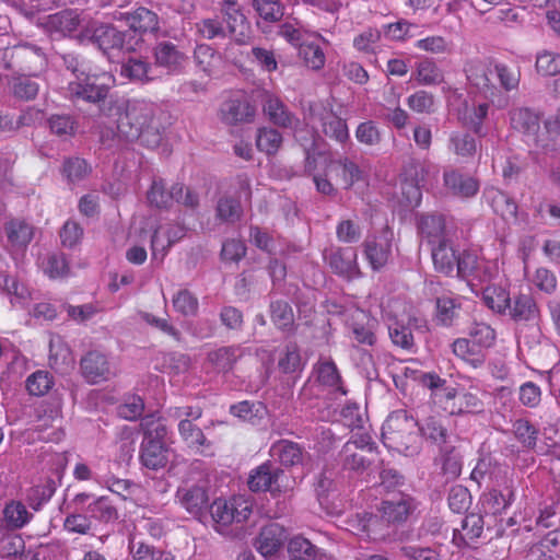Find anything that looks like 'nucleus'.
Here are the masks:
<instances>
[{"mask_svg":"<svg viewBox=\"0 0 560 560\" xmlns=\"http://www.w3.org/2000/svg\"><path fill=\"white\" fill-rule=\"evenodd\" d=\"M116 120L117 137L126 142L139 141L142 145L154 149L162 141V132L154 122L155 106L145 101H131L121 106L118 102L113 112Z\"/></svg>","mask_w":560,"mask_h":560,"instance_id":"nucleus-1","label":"nucleus"},{"mask_svg":"<svg viewBox=\"0 0 560 560\" xmlns=\"http://www.w3.org/2000/svg\"><path fill=\"white\" fill-rule=\"evenodd\" d=\"M416 501L408 494L384 500L378 514L363 513L358 515L363 532L376 538H386L395 534L398 526L406 523L416 510Z\"/></svg>","mask_w":560,"mask_h":560,"instance_id":"nucleus-2","label":"nucleus"},{"mask_svg":"<svg viewBox=\"0 0 560 560\" xmlns=\"http://www.w3.org/2000/svg\"><path fill=\"white\" fill-rule=\"evenodd\" d=\"M382 439L386 447L405 456H413L421 451L419 423L406 410H396L387 417Z\"/></svg>","mask_w":560,"mask_h":560,"instance_id":"nucleus-3","label":"nucleus"},{"mask_svg":"<svg viewBox=\"0 0 560 560\" xmlns=\"http://www.w3.org/2000/svg\"><path fill=\"white\" fill-rule=\"evenodd\" d=\"M114 82L112 75L90 74L80 71L77 79L68 83V96L72 102L84 101L98 106L105 116L113 115V107L116 100L109 98L110 83Z\"/></svg>","mask_w":560,"mask_h":560,"instance_id":"nucleus-4","label":"nucleus"},{"mask_svg":"<svg viewBox=\"0 0 560 560\" xmlns=\"http://www.w3.org/2000/svg\"><path fill=\"white\" fill-rule=\"evenodd\" d=\"M247 483L253 492L269 491L277 497L291 491L294 479L276 463L267 460L250 471Z\"/></svg>","mask_w":560,"mask_h":560,"instance_id":"nucleus-5","label":"nucleus"},{"mask_svg":"<svg viewBox=\"0 0 560 560\" xmlns=\"http://www.w3.org/2000/svg\"><path fill=\"white\" fill-rule=\"evenodd\" d=\"M217 532L228 534L229 526L247 521L253 512V503L243 495L230 500L215 499L209 506Z\"/></svg>","mask_w":560,"mask_h":560,"instance_id":"nucleus-6","label":"nucleus"},{"mask_svg":"<svg viewBox=\"0 0 560 560\" xmlns=\"http://www.w3.org/2000/svg\"><path fill=\"white\" fill-rule=\"evenodd\" d=\"M81 44H93L104 54L125 48V34L110 24L89 22L78 35Z\"/></svg>","mask_w":560,"mask_h":560,"instance_id":"nucleus-7","label":"nucleus"},{"mask_svg":"<svg viewBox=\"0 0 560 560\" xmlns=\"http://www.w3.org/2000/svg\"><path fill=\"white\" fill-rule=\"evenodd\" d=\"M209 489L210 480L206 477L187 479L178 487L176 498L190 515L201 517L210 506Z\"/></svg>","mask_w":560,"mask_h":560,"instance_id":"nucleus-8","label":"nucleus"},{"mask_svg":"<svg viewBox=\"0 0 560 560\" xmlns=\"http://www.w3.org/2000/svg\"><path fill=\"white\" fill-rule=\"evenodd\" d=\"M493 266L490 261L478 257L472 252L460 253L456 275L466 280L470 287L488 282L493 277Z\"/></svg>","mask_w":560,"mask_h":560,"instance_id":"nucleus-9","label":"nucleus"},{"mask_svg":"<svg viewBox=\"0 0 560 560\" xmlns=\"http://www.w3.org/2000/svg\"><path fill=\"white\" fill-rule=\"evenodd\" d=\"M312 122L320 128L322 132L336 141L343 143L349 138L346 121L337 116L331 108L323 104H314L310 107Z\"/></svg>","mask_w":560,"mask_h":560,"instance_id":"nucleus-10","label":"nucleus"},{"mask_svg":"<svg viewBox=\"0 0 560 560\" xmlns=\"http://www.w3.org/2000/svg\"><path fill=\"white\" fill-rule=\"evenodd\" d=\"M392 237L388 230L380 235H371L363 242V254L373 271L382 270L392 256Z\"/></svg>","mask_w":560,"mask_h":560,"instance_id":"nucleus-11","label":"nucleus"},{"mask_svg":"<svg viewBox=\"0 0 560 560\" xmlns=\"http://www.w3.org/2000/svg\"><path fill=\"white\" fill-rule=\"evenodd\" d=\"M324 259L336 275L345 279L351 280L362 276L354 248L336 247L325 250Z\"/></svg>","mask_w":560,"mask_h":560,"instance_id":"nucleus-12","label":"nucleus"},{"mask_svg":"<svg viewBox=\"0 0 560 560\" xmlns=\"http://www.w3.org/2000/svg\"><path fill=\"white\" fill-rule=\"evenodd\" d=\"M464 70L468 82L486 98L492 101L499 95V89L490 79L493 72L491 62L472 59L466 62Z\"/></svg>","mask_w":560,"mask_h":560,"instance_id":"nucleus-13","label":"nucleus"},{"mask_svg":"<svg viewBox=\"0 0 560 560\" xmlns=\"http://www.w3.org/2000/svg\"><path fill=\"white\" fill-rule=\"evenodd\" d=\"M83 377L91 384L109 380L115 375L107 357L100 351L88 352L80 361Z\"/></svg>","mask_w":560,"mask_h":560,"instance_id":"nucleus-14","label":"nucleus"},{"mask_svg":"<svg viewBox=\"0 0 560 560\" xmlns=\"http://www.w3.org/2000/svg\"><path fill=\"white\" fill-rule=\"evenodd\" d=\"M220 4L221 13L230 30V37L237 44H246L249 38V26L246 23V18L242 12L238 0H221Z\"/></svg>","mask_w":560,"mask_h":560,"instance_id":"nucleus-15","label":"nucleus"},{"mask_svg":"<svg viewBox=\"0 0 560 560\" xmlns=\"http://www.w3.org/2000/svg\"><path fill=\"white\" fill-rule=\"evenodd\" d=\"M8 94L19 102H30L38 95L40 83L37 74L13 73L7 80Z\"/></svg>","mask_w":560,"mask_h":560,"instance_id":"nucleus-16","label":"nucleus"},{"mask_svg":"<svg viewBox=\"0 0 560 560\" xmlns=\"http://www.w3.org/2000/svg\"><path fill=\"white\" fill-rule=\"evenodd\" d=\"M126 21L129 28L139 35L152 34L156 38L166 35L161 32L159 15L144 7L128 13Z\"/></svg>","mask_w":560,"mask_h":560,"instance_id":"nucleus-17","label":"nucleus"},{"mask_svg":"<svg viewBox=\"0 0 560 560\" xmlns=\"http://www.w3.org/2000/svg\"><path fill=\"white\" fill-rule=\"evenodd\" d=\"M155 65L166 68L170 73L179 72L186 62V55L168 42H158L153 48Z\"/></svg>","mask_w":560,"mask_h":560,"instance_id":"nucleus-18","label":"nucleus"},{"mask_svg":"<svg viewBox=\"0 0 560 560\" xmlns=\"http://www.w3.org/2000/svg\"><path fill=\"white\" fill-rule=\"evenodd\" d=\"M262 109L268 119L276 126L295 129L300 124L299 118L288 109L282 101L271 94H266Z\"/></svg>","mask_w":560,"mask_h":560,"instance_id":"nucleus-19","label":"nucleus"},{"mask_svg":"<svg viewBox=\"0 0 560 560\" xmlns=\"http://www.w3.org/2000/svg\"><path fill=\"white\" fill-rule=\"evenodd\" d=\"M431 256L434 269L445 276H453L458 268V259L460 254L456 252L450 240L441 241L439 244L432 245Z\"/></svg>","mask_w":560,"mask_h":560,"instance_id":"nucleus-20","label":"nucleus"},{"mask_svg":"<svg viewBox=\"0 0 560 560\" xmlns=\"http://www.w3.org/2000/svg\"><path fill=\"white\" fill-rule=\"evenodd\" d=\"M510 121L513 129L524 133L534 142H538L540 116L528 107H518L510 112Z\"/></svg>","mask_w":560,"mask_h":560,"instance_id":"nucleus-21","label":"nucleus"},{"mask_svg":"<svg viewBox=\"0 0 560 560\" xmlns=\"http://www.w3.org/2000/svg\"><path fill=\"white\" fill-rule=\"evenodd\" d=\"M140 463L151 470L164 468L168 463V448L165 442H158L152 439L142 440L139 454Z\"/></svg>","mask_w":560,"mask_h":560,"instance_id":"nucleus-22","label":"nucleus"},{"mask_svg":"<svg viewBox=\"0 0 560 560\" xmlns=\"http://www.w3.org/2000/svg\"><path fill=\"white\" fill-rule=\"evenodd\" d=\"M12 57L16 59L22 73H33L42 71L46 67V56L42 48L34 45H21L14 47Z\"/></svg>","mask_w":560,"mask_h":560,"instance_id":"nucleus-23","label":"nucleus"},{"mask_svg":"<svg viewBox=\"0 0 560 560\" xmlns=\"http://www.w3.org/2000/svg\"><path fill=\"white\" fill-rule=\"evenodd\" d=\"M285 540V532L277 523H269L260 529L255 540L256 549L264 557H271L279 551Z\"/></svg>","mask_w":560,"mask_h":560,"instance_id":"nucleus-24","label":"nucleus"},{"mask_svg":"<svg viewBox=\"0 0 560 560\" xmlns=\"http://www.w3.org/2000/svg\"><path fill=\"white\" fill-rule=\"evenodd\" d=\"M444 187L459 198L474 197L479 190V183L471 176L464 175L456 170H447L443 173Z\"/></svg>","mask_w":560,"mask_h":560,"instance_id":"nucleus-25","label":"nucleus"},{"mask_svg":"<svg viewBox=\"0 0 560 560\" xmlns=\"http://www.w3.org/2000/svg\"><path fill=\"white\" fill-rule=\"evenodd\" d=\"M488 103H472L470 105L466 103L463 108L458 109L457 118L464 127L470 129L478 137H485L483 121L488 117Z\"/></svg>","mask_w":560,"mask_h":560,"instance_id":"nucleus-26","label":"nucleus"},{"mask_svg":"<svg viewBox=\"0 0 560 560\" xmlns=\"http://www.w3.org/2000/svg\"><path fill=\"white\" fill-rule=\"evenodd\" d=\"M339 458L345 470L362 474L375 460V455H369L364 448H359L353 443H346L340 453Z\"/></svg>","mask_w":560,"mask_h":560,"instance_id":"nucleus-27","label":"nucleus"},{"mask_svg":"<svg viewBox=\"0 0 560 560\" xmlns=\"http://www.w3.org/2000/svg\"><path fill=\"white\" fill-rule=\"evenodd\" d=\"M82 24L80 14L75 10H62L50 14L45 21L46 30L51 34L69 36Z\"/></svg>","mask_w":560,"mask_h":560,"instance_id":"nucleus-28","label":"nucleus"},{"mask_svg":"<svg viewBox=\"0 0 560 560\" xmlns=\"http://www.w3.org/2000/svg\"><path fill=\"white\" fill-rule=\"evenodd\" d=\"M376 320L369 313L355 310L351 314L349 327L353 339L362 345L373 346L376 341L374 334Z\"/></svg>","mask_w":560,"mask_h":560,"instance_id":"nucleus-29","label":"nucleus"},{"mask_svg":"<svg viewBox=\"0 0 560 560\" xmlns=\"http://www.w3.org/2000/svg\"><path fill=\"white\" fill-rule=\"evenodd\" d=\"M8 246L13 250L24 249L33 238L34 228L23 219L13 218L5 222Z\"/></svg>","mask_w":560,"mask_h":560,"instance_id":"nucleus-30","label":"nucleus"},{"mask_svg":"<svg viewBox=\"0 0 560 560\" xmlns=\"http://www.w3.org/2000/svg\"><path fill=\"white\" fill-rule=\"evenodd\" d=\"M419 231L421 236L431 245L439 244L444 240H450V230L446 219L442 214L431 213L421 217Z\"/></svg>","mask_w":560,"mask_h":560,"instance_id":"nucleus-31","label":"nucleus"},{"mask_svg":"<svg viewBox=\"0 0 560 560\" xmlns=\"http://www.w3.org/2000/svg\"><path fill=\"white\" fill-rule=\"evenodd\" d=\"M220 116L228 125L249 122L255 116V108L246 100L230 98L221 105Z\"/></svg>","mask_w":560,"mask_h":560,"instance_id":"nucleus-32","label":"nucleus"},{"mask_svg":"<svg viewBox=\"0 0 560 560\" xmlns=\"http://www.w3.org/2000/svg\"><path fill=\"white\" fill-rule=\"evenodd\" d=\"M270 455L282 466L292 467L303 463L305 451L296 442L279 440L271 445Z\"/></svg>","mask_w":560,"mask_h":560,"instance_id":"nucleus-33","label":"nucleus"},{"mask_svg":"<svg viewBox=\"0 0 560 560\" xmlns=\"http://www.w3.org/2000/svg\"><path fill=\"white\" fill-rule=\"evenodd\" d=\"M506 315L515 322H534L539 317V308L530 293H518L511 300Z\"/></svg>","mask_w":560,"mask_h":560,"instance_id":"nucleus-34","label":"nucleus"},{"mask_svg":"<svg viewBox=\"0 0 560 560\" xmlns=\"http://www.w3.org/2000/svg\"><path fill=\"white\" fill-rule=\"evenodd\" d=\"M182 194V184H174L170 189H167L164 180L159 178L152 182L147 194V198L151 206L159 209H166L170 208L173 201H175V198H178Z\"/></svg>","mask_w":560,"mask_h":560,"instance_id":"nucleus-35","label":"nucleus"},{"mask_svg":"<svg viewBox=\"0 0 560 560\" xmlns=\"http://www.w3.org/2000/svg\"><path fill=\"white\" fill-rule=\"evenodd\" d=\"M452 351L455 357L467 363L472 369H480L486 363V351L470 342V339H455L452 343Z\"/></svg>","mask_w":560,"mask_h":560,"instance_id":"nucleus-36","label":"nucleus"},{"mask_svg":"<svg viewBox=\"0 0 560 560\" xmlns=\"http://www.w3.org/2000/svg\"><path fill=\"white\" fill-rule=\"evenodd\" d=\"M435 465L440 467L446 481L455 480L462 472V455L455 446L445 445L440 448Z\"/></svg>","mask_w":560,"mask_h":560,"instance_id":"nucleus-37","label":"nucleus"},{"mask_svg":"<svg viewBox=\"0 0 560 560\" xmlns=\"http://www.w3.org/2000/svg\"><path fill=\"white\" fill-rule=\"evenodd\" d=\"M35 431L37 438L44 442L59 443L65 438L62 428V418L57 410L51 411L49 416L40 417Z\"/></svg>","mask_w":560,"mask_h":560,"instance_id":"nucleus-38","label":"nucleus"},{"mask_svg":"<svg viewBox=\"0 0 560 560\" xmlns=\"http://www.w3.org/2000/svg\"><path fill=\"white\" fill-rule=\"evenodd\" d=\"M316 380L323 386L331 388L341 395H346L347 390L342 385L339 370L335 362L330 359H320L315 366Z\"/></svg>","mask_w":560,"mask_h":560,"instance_id":"nucleus-39","label":"nucleus"},{"mask_svg":"<svg viewBox=\"0 0 560 560\" xmlns=\"http://www.w3.org/2000/svg\"><path fill=\"white\" fill-rule=\"evenodd\" d=\"M288 552L292 560H324L326 553L303 536H294L288 544Z\"/></svg>","mask_w":560,"mask_h":560,"instance_id":"nucleus-40","label":"nucleus"},{"mask_svg":"<svg viewBox=\"0 0 560 560\" xmlns=\"http://www.w3.org/2000/svg\"><path fill=\"white\" fill-rule=\"evenodd\" d=\"M244 355V349L241 346L221 347L208 353V361L219 372H230L234 364Z\"/></svg>","mask_w":560,"mask_h":560,"instance_id":"nucleus-41","label":"nucleus"},{"mask_svg":"<svg viewBox=\"0 0 560 560\" xmlns=\"http://www.w3.org/2000/svg\"><path fill=\"white\" fill-rule=\"evenodd\" d=\"M230 412L234 417L256 425L267 416L268 411L261 401L243 400L232 405Z\"/></svg>","mask_w":560,"mask_h":560,"instance_id":"nucleus-42","label":"nucleus"},{"mask_svg":"<svg viewBox=\"0 0 560 560\" xmlns=\"http://www.w3.org/2000/svg\"><path fill=\"white\" fill-rule=\"evenodd\" d=\"M514 492L506 488V493L495 489L482 495L481 506L486 517L492 520L498 513L505 510L513 501Z\"/></svg>","mask_w":560,"mask_h":560,"instance_id":"nucleus-43","label":"nucleus"},{"mask_svg":"<svg viewBox=\"0 0 560 560\" xmlns=\"http://www.w3.org/2000/svg\"><path fill=\"white\" fill-rule=\"evenodd\" d=\"M86 512L92 522L96 521L102 524L114 523L119 517L117 508L108 497H100L95 499L88 505Z\"/></svg>","mask_w":560,"mask_h":560,"instance_id":"nucleus-44","label":"nucleus"},{"mask_svg":"<svg viewBox=\"0 0 560 560\" xmlns=\"http://www.w3.org/2000/svg\"><path fill=\"white\" fill-rule=\"evenodd\" d=\"M510 293L501 285H488L482 291L483 303L493 312L506 315L511 304Z\"/></svg>","mask_w":560,"mask_h":560,"instance_id":"nucleus-45","label":"nucleus"},{"mask_svg":"<svg viewBox=\"0 0 560 560\" xmlns=\"http://www.w3.org/2000/svg\"><path fill=\"white\" fill-rule=\"evenodd\" d=\"M419 433L424 440L440 448L447 443L448 431L442 420L435 417H429L419 424Z\"/></svg>","mask_w":560,"mask_h":560,"instance_id":"nucleus-46","label":"nucleus"},{"mask_svg":"<svg viewBox=\"0 0 560 560\" xmlns=\"http://www.w3.org/2000/svg\"><path fill=\"white\" fill-rule=\"evenodd\" d=\"M151 69L152 67L148 61L130 57L127 61L122 62L120 75L132 82L147 83L153 79Z\"/></svg>","mask_w":560,"mask_h":560,"instance_id":"nucleus-47","label":"nucleus"},{"mask_svg":"<svg viewBox=\"0 0 560 560\" xmlns=\"http://www.w3.org/2000/svg\"><path fill=\"white\" fill-rule=\"evenodd\" d=\"M488 200L493 211L504 220L515 219L517 205L513 198L499 189H490L487 192Z\"/></svg>","mask_w":560,"mask_h":560,"instance_id":"nucleus-48","label":"nucleus"},{"mask_svg":"<svg viewBox=\"0 0 560 560\" xmlns=\"http://www.w3.org/2000/svg\"><path fill=\"white\" fill-rule=\"evenodd\" d=\"M178 432L180 438L190 448L202 452L203 447H208L210 442L205 436L202 430L188 419H182L178 423Z\"/></svg>","mask_w":560,"mask_h":560,"instance_id":"nucleus-49","label":"nucleus"},{"mask_svg":"<svg viewBox=\"0 0 560 560\" xmlns=\"http://www.w3.org/2000/svg\"><path fill=\"white\" fill-rule=\"evenodd\" d=\"M512 432L524 450L532 451L536 447L539 430L527 419L515 420Z\"/></svg>","mask_w":560,"mask_h":560,"instance_id":"nucleus-50","label":"nucleus"},{"mask_svg":"<svg viewBox=\"0 0 560 560\" xmlns=\"http://www.w3.org/2000/svg\"><path fill=\"white\" fill-rule=\"evenodd\" d=\"M448 149L462 158L474 156L477 151L476 139L468 132L454 131L448 139Z\"/></svg>","mask_w":560,"mask_h":560,"instance_id":"nucleus-51","label":"nucleus"},{"mask_svg":"<svg viewBox=\"0 0 560 560\" xmlns=\"http://www.w3.org/2000/svg\"><path fill=\"white\" fill-rule=\"evenodd\" d=\"M47 126L52 135L59 138H69L75 135L78 122L69 114H54L48 117Z\"/></svg>","mask_w":560,"mask_h":560,"instance_id":"nucleus-52","label":"nucleus"},{"mask_svg":"<svg viewBox=\"0 0 560 560\" xmlns=\"http://www.w3.org/2000/svg\"><path fill=\"white\" fill-rule=\"evenodd\" d=\"M282 135L273 128H259L256 136V147L268 155H273L282 145Z\"/></svg>","mask_w":560,"mask_h":560,"instance_id":"nucleus-53","label":"nucleus"},{"mask_svg":"<svg viewBox=\"0 0 560 560\" xmlns=\"http://www.w3.org/2000/svg\"><path fill=\"white\" fill-rule=\"evenodd\" d=\"M415 79L422 85H438L444 77L441 69L432 59H423L417 65Z\"/></svg>","mask_w":560,"mask_h":560,"instance_id":"nucleus-54","label":"nucleus"},{"mask_svg":"<svg viewBox=\"0 0 560 560\" xmlns=\"http://www.w3.org/2000/svg\"><path fill=\"white\" fill-rule=\"evenodd\" d=\"M5 525L10 529L22 528L32 517L26 506L21 502L8 503L3 510Z\"/></svg>","mask_w":560,"mask_h":560,"instance_id":"nucleus-55","label":"nucleus"},{"mask_svg":"<svg viewBox=\"0 0 560 560\" xmlns=\"http://www.w3.org/2000/svg\"><path fill=\"white\" fill-rule=\"evenodd\" d=\"M197 31L207 39L225 38L230 36L228 23H225L224 19L221 20L219 16L201 20L197 23Z\"/></svg>","mask_w":560,"mask_h":560,"instance_id":"nucleus-56","label":"nucleus"},{"mask_svg":"<svg viewBox=\"0 0 560 560\" xmlns=\"http://www.w3.org/2000/svg\"><path fill=\"white\" fill-rule=\"evenodd\" d=\"M172 303L175 311L182 314L183 316H195L198 313V298L188 289L178 290L174 294Z\"/></svg>","mask_w":560,"mask_h":560,"instance_id":"nucleus-57","label":"nucleus"},{"mask_svg":"<svg viewBox=\"0 0 560 560\" xmlns=\"http://www.w3.org/2000/svg\"><path fill=\"white\" fill-rule=\"evenodd\" d=\"M467 339L486 351L494 345L495 331L488 324L475 323L469 327Z\"/></svg>","mask_w":560,"mask_h":560,"instance_id":"nucleus-58","label":"nucleus"},{"mask_svg":"<svg viewBox=\"0 0 560 560\" xmlns=\"http://www.w3.org/2000/svg\"><path fill=\"white\" fill-rule=\"evenodd\" d=\"M196 66L207 74H211L220 62V56L209 45H198L194 51Z\"/></svg>","mask_w":560,"mask_h":560,"instance_id":"nucleus-59","label":"nucleus"},{"mask_svg":"<svg viewBox=\"0 0 560 560\" xmlns=\"http://www.w3.org/2000/svg\"><path fill=\"white\" fill-rule=\"evenodd\" d=\"M56 491V482L51 478H47L40 483L32 487L27 493L30 505L38 510L39 506L47 502Z\"/></svg>","mask_w":560,"mask_h":560,"instance_id":"nucleus-60","label":"nucleus"},{"mask_svg":"<svg viewBox=\"0 0 560 560\" xmlns=\"http://www.w3.org/2000/svg\"><path fill=\"white\" fill-rule=\"evenodd\" d=\"M252 5L259 18L269 23L280 21L284 14L283 5L278 0H253Z\"/></svg>","mask_w":560,"mask_h":560,"instance_id":"nucleus-61","label":"nucleus"},{"mask_svg":"<svg viewBox=\"0 0 560 560\" xmlns=\"http://www.w3.org/2000/svg\"><path fill=\"white\" fill-rule=\"evenodd\" d=\"M536 71L544 77L556 75L560 72V55L549 50H541L536 56Z\"/></svg>","mask_w":560,"mask_h":560,"instance_id":"nucleus-62","label":"nucleus"},{"mask_svg":"<svg viewBox=\"0 0 560 560\" xmlns=\"http://www.w3.org/2000/svg\"><path fill=\"white\" fill-rule=\"evenodd\" d=\"M299 54L304 63L312 70H319L325 65V54L320 46L315 43L301 44Z\"/></svg>","mask_w":560,"mask_h":560,"instance_id":"nucleus-63","label":"nucleus"},{"mask_svg":"<svg viewBox=\"0 0 560 560\" xmlns=\"http://www.w3.org/2000/svg\"><path fill=\"white\" fill-rule=\"evenodd\" d=\"M270 314L273 324L281 329H287L293 325V311L287 301L278 300L271 302Z\"/></svg>","mask_w":560,"mask_h":560,"instance_id":"nucleus-64","label":"nucleus"}]
</instances>
